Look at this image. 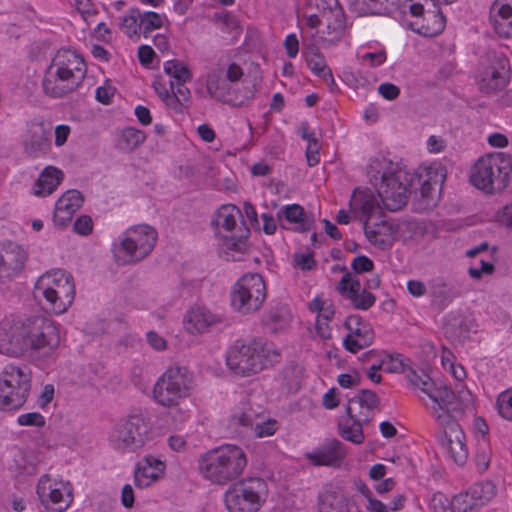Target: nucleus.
<instances>
[{"label": "nucleus", "mask_w": 512, "mask_h": 512, "mask_svg": "<svg viewBox=\"0 0 512 512\" xmlns=\"http://www.w3.org/2000/svg\"><path fill=\"white\" fill-rule=\"evenodd\" d=\"M27 352L49 356L58 347L60 335L55 324L43 316L27 318Z\"/></svg>", "instance_id": "nucleus-14"}, {"label": "nucleus", "mask_w": 512, "mask_h": 512, "mask_svg": "<svg viewBox=\"0 0 512 512\" xmlns=\"http://www.w3.org/2000/svg\"><path fill=\"white\" fill-rule=\"evenodd\" d=\"M34 293L37 297L42 296L46 301V309L55 314H63L66 312L75 298V294L68 295L66 301H64L60 294H58V291L53 289L34 290Z\"/></svg>", "instance_id": "nucleus-35"}, {"label": "nucleus", "mask_w": 512, "mask_h": 512, "mask_svg": "<svg viewBox=\"0 0 512 512\" xmlns=\"http://www.w3.org/2000/svg\"><path fill=\"white\" fill-rule=\"evenodd\" d=\"M62 178L61 170L52 166L46 167L34 183L33 194L39 197L50 195L61 183Z\"/></svg>", "instance_id": "nucleus-32"}, {"label": "nucleus", "mask_w": 512, "mask_h": 512, "mask_svg": "<svg viewBox=\"0 0 512 512\" xmlns=\"http://www.w3.org/2000/svg\"><path fill=\"white\" fill-rule=\"evenodd\" d=\"M317 506L319 512H342L345 497L336 487L327 484L318 494Z\"/></svg>", "instance_id": "nucleus-33"}, {"label": "nucleus", "mask_w": 512, "mask_h": 512, "mask_svg": "<svg viewBox=\"0 0 512 512\" xmlns=\"http://www.w3.org/2000/svg\"><path fill=\"white\" fill-rule=\"evenodd\" d=\"M164 72L175 78L178 82H189L192 79L190 70L178 60H169L164 63Z\"/></svg>", "instance_id": "nucleus-45"}, {"label": "nucleus", "mask_w": 512, "mask_h": 512, "mask_svg": "<svg viewBox=\"0 0 512 512\" xmlns=\"http://www.w3.org/2000/svg\"><path fill=\"white\" fill-rule=\"evenodd\" d=\"M478 85L482 92L488 94L503 89L506 85V79L502 72L491 67L480 75Z\"/></svg>", "instance_id": "nucleus-37"}, {"label": "nucleus", "mask_w": 512, "mask_h": 512, "mask_svg": "<svg viewBox=\"0 0 512 512\" xmlns=\"http://www.w3.org/2000/svg\"><path fill=\"white\" fill-rule=\"evenodd\" d=\"M379 354H381V351L373 349L363 353L361 356V360L364 363L370 364L369 368L366 370L367 377L377 384L382 381V376L377 372L383 370L382 358Z\"/></svg>", "instance_id": "nucleus-41"}, {"label": "nucleus", "mask_w": 512, "mask_h": 512, "mask_svg": "<svg viewBox=\"0 0 512 512\" xmlns=\"http://www.w3.org/2000/svg\"><path fill=\"white\" fill-rule=\"evenodd\" d=\"M259 420V414L251 407L244 408L238 413H234L231 417V423L233 425L243 426L251 428L255 427V423Z\"/></svg>", "instance_id": "nucleus-48"}, {"label": "nucleus", "mask_w": 512, "mask_h": 512, "mask_svg": "<svg viewBox=\"0 0 512 512\" xmlns=\"http://www.w3.org/2000/svg\"><path fill=\"white\" fill-rule=\"evenodd\" d=\"M353 271L357 274L369 272L373 269V261L367 256L360 255L353 259L351 263Z\"/></svg>", "instance_id": "nucleus-57"}, {"label": "nucleus", "mask_w": 512, "mask_h": 512, "mask_svg": "<svg viewBox=\"0 0 512 512\" xmlns=\"http://www.w3.org/2000/svg\"><path fill=\"white\" fill-rule=\"evenodd\" d=\"M364 232L367 239L375 246H378L381 249H387L391 246L389 236L383 234L380 230V227L375 228L370 224H367V221L364 222Z\"/></svg>", "instance_id": "nucleus-49"}, {"label": "nucleus", "mask_w": 512, "mask_h": 512, "mask_svg": "<svg viewBox=\"0 0 512 512\" xmlns=\"http://www.w3.org/2000/svg\"><path fill=\"white\" fill-rule=\"evenodd\" d=\"M349 331L343 341L344 347L352 353L372 344L374 340V332L369 323L362 320L358 315H350L344 323Z\"/></svg>", "instance_id": "nucleus-21"}, {"label": "nucleus", "mask_w": 512, "mask_h": 512, "mask_svg": "<svg viewBox=\"0 0 512 512\" xmlns=\"http://www.w3.org/2000/svg\"><path fill=\"white\" fill-rule=\"evenodd\" d=\"M476 465L479 470L485 471L490 464V450L488 447L480 448L475 456Z\"/></svg>", "instance_id": "nucleus-63"}, {"label": "nucleus", "mask_w": 512, "mask_h": 512, "mask_svg": "<svg viewBox=\"0 0 512 512\" xmlns=\"http://www.w3.org/2000/svg\"><path fill=\"white\" fill-rule=\"evenodd\" d=\"M217 19L220 21L221 29L224 32H233L239 27L237 18L228 12L217 16Z\"/></svg>", "instance_id": "nucleus-58"}, {"label": "nucleus", "mask_w": 512, "mask_h": 512, "mask_svg": "<svg viewBox=\"0 0 512 512\" xmlns=\"http://www.w3.org/2000/svg\"><path fill=\"white\" fill-rule=\"evenodd\" d=\"M469 491L482 507L496 495V486L491 481H482L470 486Z\"/></svg>", "instance_id": "nucleus-42"}, {"label": "nucleus", "mask_w": 512, "mask_h": 512, "mask_svg": "<svg viewBox=\"0 0 512 512\" xmlns=\"http://www.w3.org/2000/svg\"><path fill=\"white\" fill-rule=\"evenodd\" d=\"M27 260L28 252L22 245L13 241L0 242V283L19 276Z\"/></svg>", "instance_id": "nucleus-19"}, {"label": "nucleus", "mask_w": 512, "mask_h": 512, "mask_svg": "<svg viewBox=\"0 0 512 512\" xmlns=\"http://www.w3.org/2000/svg\"><path fill=\"white\" fill-rule=\"evenodd\" d=\"M268 496L267 483L259 477L234 481L224 493L228 512H258Z\"/></svg>", "instance_id": "nucleus-9"}, {"label": "nucleus", "mask_w": 512, "mask_h": 512, "mask_svg": "<svg viewBox=\"0 0 512 512\" xmlns=\"http://www.w3.org/2000/svg\"><path fill=\"white\" fill-rule=\"evenodd\" d=\"M278 218H284L286 221L295 224H304L305 211L298 204H290L285 206L278 212Z\"/></svg>", "instance_id": "nucleus-50"}, {"label": "nucleus", "mask_w": 512, "mask_h": 512, "mask_svg": "<svg viewBox=\"0 0 512 512\" xmlns=\"http://www.w3.org/2000/svg\"><path fill=\"white\" fill-rule=\"evenodd\" d=\"M498 412L506 420H512V389L502 392L497 399Z\"/></svg>", "instance_id": "nucleus-51"}, {"label": "nucleus", "mask_w": 512, "mask_h": 512, "mask_svg": "<svg viewBox=\"0 0 512 512\" xmlns=\"http://www.w3.org/2000/svg\"><path fill=\"white\" fill-rule=\"evenodd\" d=\"M163 19L164 16L153 11L140 13L141 32L144 37L147 38L153 30L161 28Z\"/></svg>", "instance_id": "nucleus-47"}, {"label": "nucleus", "mask_w": 512, "mask_h": 512, "mask_svg": "<svg viewBox=\"0 0 512 512\" xmlns=\"http://www.w3.org/2000/svg\"><path fill=\"white\" fill-rule=\"evenodd\" d=\"M399 0H349L350 11L358 16L383 15L390 12Z\"/></svg>", "instance_id": "nucleus-31"}, {"label": "nucleus", "mask_w": 512, "mask_h": 512, "mask_svg": "<svg viewBox=\"0 0 512 512\" xmlns=\"http://www.w3.org/2000/svg\"><path fill=\"white\" fill-rule=\"evenodd\" d=\"M481 266L479 268L477 267H470L468 269V274L473 279H480L483 274H492L494 272V265L493 263L481 260L480 261Z\"/></svg>", "instance_id": "nucleus-59"}, {"label": "nucleus", "mask_w": 512, "mask_h": 512, "mask_svg": "<svg viewBox=\"0 0 512 512\" xmlns=\"http://www.w3.org/2000/svg\"><path fill=\"white\" fill-rule=\"evenodd\" d=\"M192 384L193 375L186 367H169L156 381L153 398L164 407L178 406L189 396Z\"/></svg>", "instance_id": "nucleus-12"}, {"label": "nucleus", "mask_w": 512, "mask_h": 512, "mask_svg": "<svg viewBox=\"0 0 512 512\" xmlns=\"http://www.w3.org/2000/svg\"><path fill=\"white\" fill-rule=\"evenodd\" d=\"M429 288L432 302L441 309L445 308L456 296L453 288L443 278L433 279Z\"/></svg>", "instance_id": "nucleus-36"}, {"label": "nucleus", "mask_w": 512, "mask_h": 512, "mask_svg": "<svg viewBox=\"0 0 512 512\" xmlns=\"http://www.w3.org/2000/svg\"><path fill=\"white\" fill-rule=\"evenodd\" d=\"M17 423L20 426L44 427L46 421L42 414L38 412H31L19 415Z\"/></svg>", "instance_id": "nucleus-53"}, {"label": "nucleus", "mask_w": 512, "mask_h": 512, "mask_svg": "<svg viewBox=\"0 0 512 512\" xmlns=\"http://www.w3.org/2000/svg\"><path fill=\"white\" fill-rule=\"evenodd\" d=\"M31 382V373L27 368L6 365L0 372V410H19L28 399Z\"/></svg>", "instance_id": "nucleus-10"}, {"label": "nucleus", "mask_w": 512, "mask_h": 512, "mask_svg": "<svg viewBox=\"0 0 512 512\" xmlns=\"http://www.w3.org/2000/svg\"><path fill=\"white\" fill-rule=\"evenodd\" d=\"M407 379L422 393L418 397L431 416L459 399L447 386L436 385L429 376H421L412 369L409 370Z\"/></svg>", "instance_id": "nucleus-16"}, {"label": "nucleus", "mask_w": 512, "mask_h": 512, "mask_svg": "<svg viewBox=\"0 0 512 512\" xmlns=\"http://www.w3.org/2000/svg\"><path fill=\"white\" fill-rule=\"evenodd\" d=\"M146 139L145 133L136 128H125L117 138V148L124 152H132Z\"/></svg>", "instance_id": "nucleus-38"}, {"label": "nucleus", "mask_w": 512, "mask_h": 512, "mask_svg": "<svg viewBox=\"0 0 512 512\" xmlns=\"http://www.w3.org/2000/svg\"><path fill=\"white\" fill-rule=\"evenodd\" d=\"M489 21L498 36L512 38V0H494Z\"/></svg>", "instance_id": "nucleus-25"}, {"label": "nucleus", "mask_w": 512, "mask_h": 512, "mask_svg": "<svg viewBox=\"0 0 512 512\" xmlns=\"http://www.w3.org/2000/svg\"><path fill=\"white\" fill-rule=\"evenodd\" d=\"M512 178V156L504 152H491L481 156L471 167L470 183L487 195L500 194Z\"/></svg>", "instance_id": "nucleus-6"}, {"label": "nucleus", "mask_w": 512, "mask_h": 512, "mask_svg": "<svg viewBox=\"0 0 512 512\" xmlns=\"http://www.w3.org/2000/svg\"><path fill=\"white\" fill-rule=\"evenodd\" d=\"M83 196L77 190H68L56 202L53 221L58 226H66L75 212L82 206Z\"/></svg>", "instance_id": "nucleus-28"}, {"label": "nucleus", "mask_w": 512, "mask_h": 512, "mask_svg": "<svg viewBox=\"0 0 512 512\" xmlns=\"http://www.w3.org/2000/svg\"><path fill=\"white\" fill-rule=\"evenodd\" d=\"M267 298V286L263 276L249 272L242 275L231 287L230 304L241 315L258 312Z\"/></svg>", "instance_id": "nucleus-11"}, {"label": "nucleus", "mask_w": 512, "mask_h": 512, "mask_svg": "<svg viewBox=\"0 0 512 512\" xmlns=\"http://www.w3.org/2000/svg\"><path fill=\"white\" fill-rule=\"evenodd\" d=\"M27 318L13 315L0 321V353L19 357L27 352L26 346Z\"/></svg>", "instance_id": "nucleus-18"}, {"label": "nucleus", "mask_w": 512, "mask_h": 512, "mask_svg": "<svg viewBox=\"0 0 512 512\" xmlns=\"http://www.w3.org/2000/svg\"><path fill=\"white\" fill-rule=\"evenodd\" d=\"M58 291L62 300L66 301L68 295L75 294V284L72 275L65 270L55 269L40 276L35 284V290Z\"/></svg>", "instance_id": "nucleus-24"}, {"label": "nucleus", "mask_w": 512, "mask_h": 512, "mask_svg": "<svg viewBox=\"0 0 512 512\" xmlns=\"http://www.w3.org/2000/svg\"><path fill=\"white\" fill-rule=\"evenodd\" d=\"M350 208L353 212L360 213L367 224H369L372 216L380 211L379 203L369 189H355L350 200Z\"/></svg>", "instance_id": "nucleus-29"}, {"label": "nucleus", "mask_w": 512, "mask_h": 512, "mask_svg": "<svg viewBox=\"0 0 512 512\" xmlns=\"http://www.w3.org/2000/svg\"><path fill=\"white\" fill-rule=\"evenodd\" d=\"M115 91V87H113L110 83L106 82L104 85L99 86L96 89L95 98L98 102L104 105H108L111 103Z\"/></svg>", "instance_id": "nucleus-56"}, {"label": "nucleus", "mask_w": 512, "mask_h": 512, "mask_svg": "<svg viewBox=\"0 0 512 512\" xmlns=\"http://www.w3.org/2000/svg\"><path fill=\"white\" fill-rule=\"evenodd\" d=\"M279 353L268 348L260 340L247 343L237 341L226 354V364L234 374L247 377L261 372L277 362Z\"/></svg>", "instance_id": "nucleus-7"}, {"label": "nucleus", "mask_w": 512, "mask_h": 512, "mask_svg": "<svg viewBox=\"0 0 512 512\" xmlns=\"http://www.w3.org/2000/svg\"><path fill=\"white\" fill-rule=\"evenodd\" d=\"M206 88L212 97H218L222 94L221 91L225 89V86L219 80L218 72L214 71L208 75Z\"/></svg>", "instance_id": "nucleus-55"}, {"label": "nucleus", "mask_w": 512, "mask_h": 512, "mask_svg": "<svg viewBox=\"0 0 512 512\" xmlns=\"http://www.w3.org/2000/svg\"><path fill=\"white\" fill-rule=\"evenodd\" d=\"M346 455L345 446L337 439H329L320 447L305 454L314 466L339 467Z\"/></svg>", "instance_id": "nucleus-23"}, {"label": "nucleus", "mask_w": 512, "mask_h": 512, "mask_svg": "<svg viewBox=\"0 0 512 512\" xmlns=\"http://www.w3.org/2000/svg\"><path fill=\"white\" fill-rule=\"evenodd\" d=\"M380 398L368 389L360 390L351 398L346 407L349 420L339 422V433L343 439L360 444L364 440L363 424L369 423L374 417V409L378 408Z\"/></svg>", "instance_id": "nucleus-8"}, {"label": "nucleus", "mask_w": 512, "mask_h": 512, "mask_svg": "<svg viewBox=\"0 0 512 512\" xmlns=\"http://www.w3.org/2000/svg\"><path fill=\"white\" fill-rule=\"evenodd\" d=\"M150 439V423L142 414H131L121 420L110 435L113 447L123 452H135Z\"/></svg>", "instance_id": "nucleus-13"}, {"label": "nucleus", "mask_w": 512, "mask_h": 512, "mask_svg": "<svg viewBox=\"0 0 512 512\" xmlns=\"http://www.w3.org/2000/svg\"><path fill=\"white\" fill-rule=\"evenodd\" d=\"M329 34L341 33L345 28V15L342 7L337 3L336 8L325 14Z\"/></svg>", "instance_id": "nucleus-46"}, {"label": "nucleus", "mask_w": 512, "mask_h": 512, "mask_svg": "<svg viewBox=\"0 0 512 512\" xmlns=\"http://www.w3.org/2000/svg\"><path fill=\"white\" fill-rule=\"evenodd\" d=\"M183 82H178L176 87L174 82H170V90L174 93L186 106L190 100V90L184 85Z\"/></svg>", "instance_id": "nucleus-61"}, {"label": "nucleus", "mask_w": 512, "mask_h": 512, "mask_svg": "<svg viewBox=\"0 0 512 512\" xmlns=\"http://www.w3.org/2000/svg\"><path fill=\"white\" fill-rule=\"evenodd\" d=\"M146 338H147V342L149 343V345L157 350V351H163L166 349V346H167V342L166 340L161 336L159 335L158 333L154 332V331H149L147 332L146 334Z\"/></svg>", "instance_id": "nucleus-62"}, {"label": "nucleus", "mask_w": 512, "mask_h": 512, "mask_svg": "<svg viewBox=\"0 0 512 512\" xmlns=\"http://www.w3.org/2000/svg\"><path fill=\"white\" fill-rule=\"evenodd\" d=\"M290 321L291 313L289 309L284 306L271 308L262 318L263 325L271 333H277L286 329Z\"/></svg>", "instance_id": "nucleus-34"}, {"label": "nucleus", "mask_w": 512, "mask_h": 512, "mask_svg": "<svg viewBox=\"0 0 512 512\" xmlns=\"http://www.w3.org/2000/svg\"><path fill=\"white\" fill-rule=\"evenodd\" d=\"M211 225L219 239L227 260L238 261L248 250L250 230L241 210L233 204L222 205L215 213Z\"/></svg>", "instance_id": "nucleus-4"}, {"label": "nucleus", "mask_w": 512, "mask_h": 512, "mask_svg": "<svg viewBox=\"0 0 512 512\" xmlns=\"http://www.w3.org/2000/svg\"><path fill=\"white\" fill-rule=\"evenodd\" d=\"M247 466L242 448L227 444L206 452L199 459V472L208 481L226 485L238 479Z\"/></svg>", "instance_id": "nucleus-5"}, {"label": "nucleus", "mask_w": 512, "mask_h": 512, "mask_svg": "<svg viewBox=\"0 0 512 512\" xmlns=\"http://www.w3.org/2000/svg\"><path fill=\"white\" fill-rule=\"evenodd\" d=\"M23 142L25 151L30 156L44 155L50 149L49 131L43 123L32 122L28 126Z\"/></svg>", "instance_id": "nucleus-27"}, {"label": "nucleus", "mask_w": 512, "mask_h": 512, "mask_svg": "<svg viewBox=\"0 0 512 512\" xmlns=\"http://www.w3.org/2000/svg\"><path fill=\"white\" fill-rule=\"evenodd\" d=\"M157 241L156 230L149 225H137L123 233L120 251L126 256V263H134L146 258Z\"/></svg>", "instance_id": "nucleus-17"}, {"label": "nucleus", "mask_w": 512, "mask_h": 512, "mask_svg": "<svg viewBox=\"0 0 512 512\" xmlns=\"http://www.w3.org/2000/svg\"><path fill=\"white\" fill-rule=\"evenodd\" d=\"M306 61L311 71L319 77L329 75L330 68L326 65L324 56L319 49L311 44L306 48Z\"/></svg>", "instance_id": "nucleus-39"}, {"label": "nucleus", "mask_w": 512, "mask_h": 512, "mask_svg": "<svg viewBox=\"0 0 512 512\" xmlns=\"http://www.w3.org/2000/svg\"><path fill=\"white\" fill-rule=\"evenodd\" d=\"M383 371L387 373H403L406 370L408 359L401 354H388L381 351Z\"/></svg>", "instance_id": "nucleus-44"}, {"label": "nucleus", "mask_w": 512, "mask_h": 512, "mask_svg": "<svg viewBox=\"0 0 512 512\" xmlns=\"http://www.w3.org/2000/svg\"><path fill=\"white\" fill-rule=\"evenodd\" d=\"M498 220L508 228H512V202L506 204L501 211L498 212Z\"/></svg>", "instance_id": "nucleus-64"}, {"label": "nucleus", "mask_w": 512, "mask_h": 512, "mask_svg": "<svg viewBox=\"0 0 512 512\" xmlns=\"http://www.w3.org/2000/svg\"><path fill=\"white\" fill-rule=\"evenodd\" d=\"M41 505L50 512H64L73 503V487L70 482L42 475L36 486Z\"/></svg>", "instance_id": "nucleus-15"}, {"label": "nucleus", "mask_w": 512, "mask_h": 512, "mask_svg": "<svg viewBox=\"0 0 512 512\" xmlns=\"http://www.w3.org/2000/svg\"><path fill=\"white\" fill-rule=\"evenodd\" d=\"M472 397L469 391L459 393V399L432 415L443 435L441 445L457 464H464L468 457L465 435L459 424L466 411L471 409Z\"/></svg>", "instance_id": "nucleus-3"}, {"label": "nucleus", "mask_w": 512, "mask_h": 512, "mask_svg": "<svg viewBox=\"0 0 512 512\" xmlns=\"http://www.w3.org/2000/svg\"><path fill=\"white\" fill-rule=\"evenodd\" d=\"M367 176L388 210L398 211L406 205L409 191L402 181L404 172L396 163L382 156L375 157L368 164Z\"/></svg>", "instance_id": "nucleus-2"}, {"label": "nucleus", "mask_w": 512, "mask_h": 512, "mask_svg": "<svg viewBox=\"0 0 512 512\" xmlns=\"http://www.w3.org/2000/svg\"><path fill=\"white\" fill-rule=\"evenodd\" d=\"M220 322V318L204 307L192 308L186 315L185 329L190 334H198Z\"/></svg>", "instance_id": "nucleus-30"}, {"label": "nucleus", "mask_w": 512, "mask_h": 512, "mask_svg": "<svg viewBox=\"0 0 512 512\" xmlns=\"http://www.w3.org/2000/svg\"><path fill=\"white\" fill-rule=\"evenodd\" d=\"M337 290L344 298L348 299L355 309L368 310L376 301V297L365 288H361L358 278L346 273L340 279Z\"/></svg>", "instance_id": "nucleus-22"}, {"label": "nucleus", "mask_w": 512, "mask_h": 512, "mask_svg": "<svg viewBox=\"0 0 512 512\" xmlns=\"http://www.w3.org/2000/svg\"><path fill=\"white\" fill-rule=\"evenodd\" d=\"M480 507L476 499L472 497L469 489L454 496L451 501V509L453 512H474Z\"/></svg>", "instance_id": "nucleus-43"}, {"label": "nucleus", "mask_w": 512, "mask_h": 512, "mask_svg": "<svg viewBox=\"0 0 512 512\" xmlns=\"http://www.w3.org/2000/svg\"><path fill=\"white\" fill-rule=\"evenodd\" d=\"M93 222L91 217L83 215L74 223V230L81 235H88L92 232Z\"/></svg>", "instance_id": "nucleus-60"}, {"label": "nucleus", "mask_w": 512, "mask_h": 512, "mask_svg": "<svg viewBox=\"0 0 512 512\" xmlns=\"http://www.w3.org/2000/svg\"><path fill=\"white\" fill-rule=\"evenodd\" d=\"M338 0H306V7L310 10H316L324 15L336 8Z\"/></svg>", "instance_id": "nucleus-54"}, {"label": "nucleus", "mask_w": 512, "mask_h": 512, "mask_svg": "<svg viewBox=\"0 0 512 512\" xmlns=\"http://www.w3.org/2000/svg\"><path fill=\"white\" fill-rule=\"evenodd\" d=\"M277 430L278 423L274 419H267L265 421L258 420L253 429L255 435L259 438L272 436Z\"/></svg>", "instance_id": "nucleus-52"}, {"label": "nucleus", "mask_w": 512, "mask_h": 512, "mask_svg": "<svg viewBox=\"0 0 512 512\" xmlns=\"http://www.w3.org/2000/svg\"><path fill=\"white\" fill-rule=\"evenodd\" d=\"M165 463L152 455L140 460L134 471V483L138 488H146L159 480L165 471Z\"/></svg>", "instance_id": "nucleus-26"}, {"label": "nucleus", "mask_w": 512, "mask_h": 512, "mask_svg": "<svg viewBox=\"0 0 512 512\" xmlns=\"http://www.w3.org/2000/svg\"><path fill=\"white\" fill-rule=\"evenodd\" d=\"M85 74L86 64L79 54L72 50H59L46 69L43 90L50 97H64L76 90Z\"/></svg>", "instance_id": "nucleus-1"}, {"label": "nucleus", "mask_w": 512, "mask_h": 512, "mask_svg": "<svg viewBox=\"0 0 512 512\" xmlns=\"http://www.w3.org/2000/svg\"><path fill=\"white\" fill-rule=\"evenodd\" d=\"M409 11L416 21L409 24L410 28L426 37H434L440 34L446 25V19L440 9L426 11L420 2H414L409 6Z\"/></svg>", "instance_id": "nucleus-20"}, {"label": "nucleus", "mask_w": 512, "mask_h": 512, "mask_svg": "<svg viewBox=\"0 0 512 512\" xmlns=\"http://www.w3.org/2000/svg\"><path fill=\"white\" fill-rule=\"evenodd\" d=\"M120 29L129 38H139L141 33L140 11L138 9H130L120 19Z\"/></svg>", "instance_id": "nucleus-40"}]
</instances>
